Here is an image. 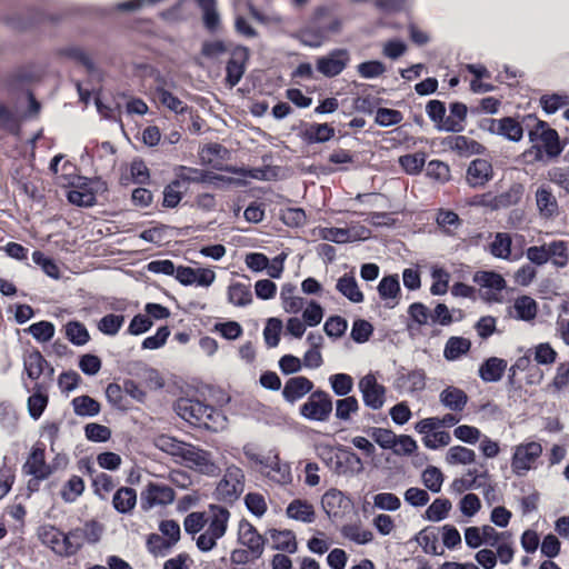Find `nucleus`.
<instances>
[{
  "label": "nucleus",
  "instance_id": "49",
  "mask_svg": "<svg viewBox=\"0 0 569 569\" xmlns=\"http://www.w3.org/2000/svg\"><path fill=\"white\" fill-rule=\"evenodd\" d=\"M124 323V316L108 313L103 316L97 327L106 336H116Z\"/></svg>",
  "mask_w": 569,
  "mask_h": 569
},
{
  "label": "nucleus",
  "instance_id": "53",
  "mask_svg": "<svg viewBox=\"0 0 569 569\" xmlns=\"http://www.w3.org/2000/svg\"><path fill=\"white\" fill-rule=\"evenodd\" d=\"M313 234L322 240L336 243H346L350 239L349 230L345 228H318Z\"/></svg>",
  "mask_w": 569,
  "mask_h": 569
},
{
  "label": "nucleus",
  "instance_id": "60",
  "mask_svg": "<svg viewBox=\"0 0 569 569\" xmlns=\"http://www.w3.org/2000/svg\"><path fill=\"white\" fill-rule=\"evenodd\" d=\"M427 176L440 183H445L450 179L449 166L440 160H431L426 168Z\"/></svg>",
  "mask_w": 569,
  "mask_h": 569
},
{
  "label": "nucleus",
  "instance_id": "32",
  "mask_svg": "<svg viewBox=\"0 0 569 569\" xmlns=\"http://www.w3.org/2000/svg\"><path fill=\"white\" fill-rule=\"evenodd\" d=\"M336 289L352 303H360L365 299L363 293L359 289L358 282L352 273H345L341 276L337 280Z\"/></svg>",
  "mask_w": 569,
  "mask_h": 569
},
{
  "label": "nucleus",
  "instance_id": "15",
  "mask_svg": "<svg viewBox=\"0 0 569 569\" xmlns=\"http://www.w3.org/2000/svg\"><path fill=\"white\" fill-rule=\"evenodd\" d=\"M249 60V50L246 47L238 46L231 51L230 59L226 66V83L233 88L242 79L247 62Z\"/></svg>",
  "mask_w": 569,
  "mask_h": 569
},
{
  "label": "nucleus",
  "instance_id": "35",
  "mask_svg": "<svg viewBox=\"0 0 569 569\" xmlns=\"http://www.w3.org/2000/svg\"><path fill=\"white\" fill-rule=\"evenodd\" d=\"M378 292L382 300L388 301L386 303L387 307L393 308L397 303V296L400 292L398 276L383 277L378 284Z\"/></svg>",
  "mask_w": 569,
  "mask_h": 569
},
{
  "label": "nucleus",
  "instance_id": "51",
  "mask_svg": "<svg viewBox=\"0 0 569 569\" xmlns=\"http://www.w3.org/2000/svg\"><path fill=\"white\" fill-rule=\"evenodd\" d=\"M173 547V543L158 533H151L147 539V549L156 557L167 556Z\"/></svg>",
  "mask_w": 569,
  "mask_h": 569
},
{
  "label": "nucleus",
  "instance_id": "9",
  "mask_svg": "<svg viewBox=\"0 0 569 569\" xmlns=\"http://www.w3.org/2000/svg\"><path fill=\"white\" fill-rule=\"evenodd\" d=\"M182 463L199 473L216 477L220 472L212 453L190 443Z\"/></svg>",
  "mask_w": 569,
  "mask_h": 569
},
{
  "label": "nucleus",
  "instance_id": "39",
  "mask_svg": "<svg viewBox=\"0 0 569 569\" xmlns=\"http://www.w3.org/2000/svg\"><path fill=\"white\" fill-rule=\"evenodd\" d=\"M471 348L469 339L463 337H450L443 349V357L449 361H455L466 355Z\"/></svg>",
  "mask_w": 569,
  "mask_h": 569
},
{
  "label": "nucleus",
  "instance_id": "21",
  "mask_svg": "<svg viewBox=\"0 0 569 569\" xmlns=\"http://www.w3.org/2000/svg\"><path fill=\"white\" fill-rule=\"evenodd\" d=\"M263 469L266 476L278 485L286 486L292 481L290 465L281 462L278 455L268 456Z\"/></svg>",
  "mask_w": 569,
  "mask_h": 569
},
{
  "label": "nucleus",
  "instance_id": "56",
  "mask_svg": "<svg viewBox=\"0 0 569 569\" xmlns=\"http://www.w3.org/2000/svg\"><path fill=\"white\" fill-rule=\"evenodd\" d=\"M84 482L81 477L72 476L61 490V498L66 502H74L83 492Z\"/></svg>",
  "mask_w": 569,
  "mask_h": 569
},
{
  "label": "nucleus",
  "instance_id": "6",
  "mask_svg": "<svg viewBox=\"0 0 569 569\" xmlns=\"http://www.w3.org/2000/svg\"><path fill=\"white\" fill-rule=\"evenodd\" d=\"M331 412L332 399L328 392L322 390L311 392L299 409L300 416L305 419L320 422L328 421Z\"/></svg>",
  "mask_w": 569,
  "mask_h": 569
},
{
  "label": "nucleus",
  "instance_id": "50",
  "mask_svg": "<svg viewBox=\"0 0 569 569\" xmlns=\"http://www.w3.org/2000/svg\"><path fill=\"white\" fill-rule=\"evenodd\" d=\"M511 237L506 232H498L490 244V251L496 258L509 259L511 254Z\"/></svg>",
  "mask_w": 569,
  "mask_h": 569
},
{
  "label": "nucleus",
  "instance_id": "45",
  "mask_svg": "<svg viewBox=\"0 0 569 569\" xmlns=\"http://www.w3.org/2000/svg\"><path fill=\"white\" fill-rule=\"evenodd\" d=\"M67 339L74 346H83L90 340V335L86 326L79 321H69L64 326Z\"/></svg>",
  "mask_w": 569,
  "mask_h": 569
},
{
  "label": "nucleus",
  "instance_id": "55",
  "mask_svg": "<svg viewBox=\"0 0 569 569\" xmlns=\"http://www.w3.org/2000/svg\"><path fill=\"white\" fill-rule=\"evenodd\" d=\"M63 159L62 154H57L51 159L50 162V171L56 176L57 183L61 184V182L68 181V179H71L74 177V166L70 162L66 161L61 169L59 168V164L61 160Z\"/></svg>",
  "mask_w": 569,
  "mask_h": 569
},
{
  "label": "nucleus",
  "instance_id": "16",
  "mask_svg": "<svg viewBox=\"0 0 569 569\" xmlns=\"http://www.w3.org/2000/svg\"><path fill=\"white\" fill-rule=\"evenodd\" d=\"M22 470L24 473L32 476L31 483H37L49 478L52 473V468L46 462L44 449L33 447Z\"/></svg>",
  "mask_w": 569,
  "mask_h": 569
},
{
  "label": "nucleus",
  "instance_id": "52",
  "mask_svg": "<svg viewBox=\"0 0 569 569\" xmlns=\"http://www.w3.org/2000/svg\"><path fill=\"white\" fill-rule=\"evenodd\" d=\"M329 383L335 395L347 397L353 388V379L347 373H335L329 377Z\"/></svg>",
  "mask_w": 569,
  "mask_h": 569
},
{
  "label": "nucleus",
  "instance_id": "10",
  "mask_svg": "<svg viewBox=\"0 0 569 569\" xmlns=\"http://www.w3.org/2000/svg\"><path fill=\"white\" fill-rule=\"evenodd\" d=\"M174 490L164 483L149 482L141 492V507L143 510H150L157 506H167L173 502Z\"/></svg>",
  "mask_w": 569,
  "mask_h": 569
},
{
  "label": "nucleus",
  "instance_id": "40",
  "mask_svg": "<svg viewBox=\"0 0 569 569\" xmlns=\"http://www.w3.org/2000/svg\"><path fill=\"white\" fill-rule=\"evenodd\" d=\"M515 318L522 321H531L537 316V302L529 296H521L513 303Z\"/></svg>",
  "mask_w": 569,
  "mask_h": 569
},
{
  "label": "nucleus",
  "instance_id": "14",
  "mask_svg": "<svg viewBox=\"0 0 569 569\" xmlns=\"http://www.w3.org/2000/svg\"><path fill=\"white\" fill-rule=\"evenodd\" d=\"M237 542L241 547H246L250 549L251 552L254 551L257 555L262 557L267 539L259 533L251 522L242 519L238 523Z\"/></svg>",
  "mask_w": 569,
  "mask_h": 569
},
{
  "label": "nucleus",
  "instance_id": "41",
  "mask_svg": "<svg viewBox=\"0 0 569 569\" xmlns=\"http://www.w3.org/2000/svg\"><path fill=\"white\" fill-rule=\"evenodd\" d=\"M228 301L236 307H246L252 302L250 286L233 282L228 287Z\"/></svg>",
  "mask_w": 569,
  "mask_h": 569
},
{
  "label": "nucleus",
  "instance_id": "17",
  "mask_svg": "<svg viewBox=\"0 0 569 569\" xmlns=\"http://www.w3.org/2000/svg\"><path fill=\"white\" fill-rule=\"evenodd\" d=\"M493 177L492 164L486 159L472 160L466 172V182L471 188L485 187Z\"/></svg>",
  "mask_w": 569,
  "mask_h": 569
},
{
  "label": "nucleus",
  "instance_id": "19",
  "mask_svg": "<svg viewBox=\"0 0 569 569\" xmlns=\"http://www.w3.org/2000/svg\"><path fill=\"white\" fill-rule=\"evenodd\" d=\"M313 389V382L303 377L297 376L289 378L282 389V397L288 403H296Z\"/></svg>",
  "mask_w": 569,
  "mask_h": 569
},
{
  "label": "nucleus",
  "instance_id": "1",
  "mask_svg": "<svg viewBox=\"0 0 569 569\" xmlns=\"http://www.w3.org/2000/svg\"><path fill=\"white\" fill-rule=\"evenodd\" d=\"M176 413L194 427L218 430L223 426V415L212 406L198 399L180 398L174 402Z\"/></svg>",
  "mask_w": 569,
  "mask_h": 569
},
{
  "label": "nucleus",
  "instance_id": "12",
  "mask_svg": "<svg viewBox=\"0 0 569 569\" xmlns=\"http://www.w3.org/2000/svg\"><path fill=\"white\" fill-rule=\"evenodd\" d=\"M174 179L179 181L183 190H188L190 183H213L217 181H227L228 178L213 172L191 168L187 166H177L173 168Z\"/></svg>",
  "mask_w": 569,
  "mask_h": 569
},
{
  "label": "nucleus",
  "instance_id": "4",
  "mask_svg": "<svg viewBox=\"0 0 569 569\" xmlns=\"http://www.w3.org/2000/svg\"><path fill=\"white\" fill-rule=\"evenodd\" d=\"M510 468L518 478L526 477L530 471L538 468L543 447L539 441L526 440L512 447Z\"/></svg>",
  "mask_w": 569,
  "mask_h": 569
},
{
  "label": "nucleus",
  "instance_id": "48",
  "mask_svg": "<svg viewBox=\"0 0 569 569\" xmlns=\"http://www.w3.org/2000/svg\"><path fill=\"white\" fill-rule=\"evenodd\" d=\"M26 331L33 337L38 342L44 343L50 341L56 332L54 325L50 321H39L29 326Z\"/></svg>",
  "mask_w": 569,
  "mask_h": 569
},
{
  "label": "nucleus",
  "instance_id": "62",
  "mask_svg": "<svg viewBox=\"0 0 569 569\" xmlns=\"http://www.w3.org/2000/svg\"><path fill=\"white\" fill-rule=\"evenodd\" d=\"M183 188L173 179L163 190V207L174 208L179 204L182 199Z\"/></svg>",
  "mask_w": 569,
  "mask_h": 569
},
{
  "label": "nucleus",
  "instance_id": "57",
  "mask_svg": "<svg viewBox=\"0 0 569 569\" xmlns=\"http://www.w3.org/2000/svg\"><path fill=\"white\" fill-rule=\"evenodd\" d=\"M422 483L431 492L438 493L441 490L443 483V475L437 467H427L421 475Z\"/></svg>",
  "mask_w": 569,
  "mask_h": 569
},
{
  "label": "nucleus",
  "instance_id": "43",
  "mask_svg": "<svg viewBox=\"0 0 569 569\" xmlns=\"http://www.w3.org/2000/svg\"><path fill=\"white\" fill-rule=\"evenodd\" d=\"M49 365L39 351H32L24 358V370L28 377L37 380Z\"/></svg>",
  "mask_w": 569,
  "mask_h": 569
},
{
  "label": "nucleus",
  "instance_id": "7",
  "mask_svg": "<svg viewBox=\"0 0 569 569\" xmlns=\"http://www.w3.org/2000/svg\"><path fill=\"white\" fill-rule=\"evenodd\" d=\"M244 490V473L241 468L230 465L226 468L222 479L219 481L216 493L219 499L232 502Z\"/></svg>",
  "mask_w": 569,
  "mask_h": 569
},
{
  "label": "nucleus",
  "instance_id": "3",
  "mask_svg": "<svg viewBox=\"0 0 569 569\" xmlns=\"http://www.w3.org/2000/svg\"><path fill=\"white\" fill-rule=\"evenodd\" d=\"M528 119L535 122V126L528 131L529 140L532 142L530 152H535V159L542 160L543 152L550 159L559 157L563 146L560 143L558 132L542 120L532 117Z\"/></svg>",
  "mask_w": 569,
  "mask_h": 569
},
{
  "label": "nucleus",
  "instance_id": "8",
  "mask_svg": "<svg viewBox=\"0 0 569 569\" xmlns=\"http://www.w3.org/2000/svg\"><path fill=\"white\" fill-rule=\"evenodd\" d=\"M350 60L351 56L348 49L337 48L317 58L316 69L327 78H335L343 72Z\"/></svg>",
  "mask_w": 569,
  "mask_h": 569
},
{
  "label": "nucleus",
  "instance_id": "47",
  "mask_svg": "<svg viewBox=\"0 0 569 569\" xmlns=\"http://www.w3.org/2000/svg\"><path fill=\"white\" fill-rule=\"evenodd\" d=\"M449 465H470L476 461V452L467 447L453 446L446 456Z\"/></svg>",
  "mask_w": 569,
  "mask_h": 569
},
{
  "label": "nucleus",
  "instance_id": "18",
  "mask_svg": "<svg viewBox=\"0 0 569 569\" xmlns=\"http://www.w3.org/2000/svg\"><path fill=\"white\" fill-rule=\"evenodd\" d=\"M67 532H62L53 526H43L39 530V539L60 557H69Z\"/></svg>",
  "mask_w": 569,
  "mask_h": 569
},
{
  "label": "nucleus",
  "instance_id": "30",
  "mask_svg": "<svg viewBox=\"0 0 569 569\" xmlns=\"http://www.w3.org/2000/svg\"><path fill=\"white\" fill-rule=\"evenodd\" d=\"M467 106L461 102H453L450 104V114L447 116L442 124L438 127V130L447 132H460L463 130V122L467 117Z\"/></svg>",
  "mask_w": 569,
  "mask_h": 569
},
{
  "label": "nucleus",
  "instance_id": "29",
  "mask_svg": "<svg viewBox=\"0 0 569 569\" xmlns=\"http://www.w3.org/2000/svg\"><path fill=\"white\" fill-rule=\"evenodd\" d=\"M536 204L539 214L545 219H551L558 214V201L551 190L547 187L542 186L537 189Z\"/></svg>",
  "mask_w": 569,
  "mask_h": 569
},
{
  "label": "nucleus",
  "instance_id": "46",
  "mask_svg": "<svg viewBox=\"0 0 569 569\" xmlns=\"http://www.w3.org/2000/svg\"><path fill=\"white\" fill-rule=\"evenodd\" d=\"M451 507L452 505L449 499L438 498L427 508L425 518L432 522L441 521L447 518Z\"/></svg>",
  "mask_w": 569,
  "mask_h": 569
},
{
  "label": "nucleus",
  "instance_id": "38",
  "mask_svg": "<svg viewBox=\"0 0 569 569\" xmlns=\"http://www.w3.org/2000/svg\"><path fill=\"white\" fill-rule=\"evenodd\" d=\"M202 11L204 27L214 32L220 26V14L217 10V0H196Z\"/></svg>",
  "mask_w": 569,
  "mask_h": 569
},
{
  "label": "nucleus",
  "instance_id": "36",
  "mask_svg": "<svg viewBox=\"0 0 569 569\" xmlns=\"http://www.w3.org/2000/svg\"><path fill=\"white\" fill-rule=\"evenodd\" d=\"M137 502V493L133 488L122 487L116 491L112 498L114 509L120 513L131 511Z\"/></svg>",
  "mask_w": 569,
  "mask_h": 569
},
{
  "label": "nucleus",
  "instance_id": "28",
  "mask_svg": "<svg viewBox=\"0 0 569 569\" xmlns=\"http://www.w3.org/2000/svg\"><path fill=\"white\" fill-rule=\"evenodd\" d=\"M286 515L289 519L302 523H312L316 519L313 506L303 499H293L286 508Z\"/></svg>",
  "mask_w": 569,
  "mask_h": 569
},
{
  "label": "nucleus",
  "instance_id": "42",
  "mask_svg": "<svg viewBox=\"0 0 569 569\" xmlns=\"http://www.w3.org/2000/svg\"><path fill=\"white\" fill-rule=\"evenodd\" d=\"M549 258L557 268H565L569 262V241L555 240L547 243Z\"/></svg>",
  "mask_w": 569,
  "mask_h": 569
},
{
  "label": "nucleus",
  "instance_id": "34",
  "mask_svg": "<svg viewBox=\"0 0 569 569\" xmlns=\"http://www.w3.org/2000/svg\"><path fill=\"white\" fill-rule=\"evenodd\" d=\"M321 505L329 517H337L342 509L347 508L348 500L342 491L330 489L322 496Z\"/></svg>",
  "mask_w": 569,
  "mask_h": 569
},
{
  "label": "nucleus",
  "instance_id": "37",
  "mask_svg": "<svg viewBox=\"0 0 569 569\" xmlns=\"http://www.w3.org/2000/svg\"><path fill=\"white\" fill-rule=\"evenodd\" d=\"M398 386L409 393L418 392L426 387V373L421 369L412 370L398 378Z\"/></svg>",
  "mask_w": 569,
  "mask_h": 569
},
{
  "label": "nucleus",
  "instance_id": "31",
  "mask_svg": "<svg viewBox=\"0 0 569 569\" xmlns=\"http://www.w3.org/2000/svg\"><path fill=\"white\" fill-rule=\"evenodd\" d=\"M507 366V361L501 358H488L479 368V377L485 382H497L502 378Z\"/></svg>",
  "mask_w": 569,
  "mask_h": 569
},
{
  "label": "nucleus",
  "instance_id": "11",
  "mask_svg": "<svg viewBox=\"0 0 569 569\" xmlns=\"http://www.w3.org/2000/svg\"><path fill=\"white\" fill-rule=\"evenodd\" d=\"M359 391L362 396L365 405L372 409L379 410L386 401V388L377 381V378L368 373L359 380Z\"/></svg>",
  "mask_w": 569,
  "mask_h": 569
},
{
  "label": "nucleus",
  "instance_id": "44",
  "mask_svg": "<svg viewBox=\"0 0 569 569\" xmlns=\"http://www.w3.org/2000/svg\"><path fill=\"white\" fill-rule=\"evenodd\" d=\"M73 411L80 417H94L100 412V405L89 396H79L72 400Z\"/></svg>",
  "mask_w": 569,
  "mask_h": 569
},
{
  "label": "nucleus",
  "instance_id": "27",
  "mask_svg": "<svg viewBox=\"0 0 569 569\" xmlns=\"http://www.w3.org/2000/svg\"><path fill=\"white\" fill-rule=\"evenodd\" d=\"M154 446L160 451L170 455L176 459H180L182 462L190 443L183 442L168 435H160L154 438Z\"/></svg>",
  "mask_w": 569,
  "mask_h": 569
},
{
  "label": "nucleus",
  "instance_id": "24",
  "mask_svg": "<svg viewBox=\"0 0 569 569\" xmlns=\"http://www.w3.org/2000/svg\"><path fill=\"white\" fill-rule=\"evenodd\" d=\"M490 124V131L500 136H503L510 141L518 142L523 136V129L521 124L513 118L507 117L502 119H492Z\"/></svg>",
  "mask_w": 569,
  "mask_h": 569
},
{
  "label": "nucleus",
  "instance_id": "54",
  "mask_svg": "<svg viewBox=\"0 0 569 569\" xmlns=\"http://www.w3.org/2000/svg\"><path fill=\"white\" fill-rule=\"evenodd\" d=\"M426 163V153L416 152L412 154H405L399 158V164L408 174L419 173Z\"/></svg>",
  "mask_w": 569,
  "mask_h": 569
},
{
  "label": "nucleus",
  "instance_id": "33",
  "mask_svg": "<svg viewBox=\"0 0 569 569\" xmlns=\"http://www.w3.org/2000/svg\"><path fill=\"white\" fill-rule=\"evenodd\" d=\"M272 548L282 552L295 553L298 549L296 535L291 530L270 529Z\"/></svg>",
  "mask_w": 569,
  "mask_h": 569
},
{
  "label": "nucleus",
  "instance_id": "63",
  "mask_svg": "<svg viewBox=\"0 0 569 569\" xmlns=\"http://www.w3.org/2000/svg\"><path fill=\"white\" fill-rule=\"evenodd\" d=\"M157 97L164 107L176 113H183L188 109L183 101L166 89H157Z\"/></svg>",
  "mask_w": 569,
  "mask_h": 569
},
{
  "label": "nucleus",
  "instance_id": "26",
  "mask_svg": "<svg viewBox=\"0 0 569 569\" xmlns=\"http://www.w3.org/2000/svg\"><path fill=\"white\" fill-rule=\"evenodd\" d=\"M439 401L448 410L460 412L468 403V396L463 390L449 386L439 393Z\"/></svg>",
  "mask_w": 569,
  "mask_h": 569
},
{
  "label": "nucleus",
  "instance_id": "2",
  "mask_svg": "<svg viewBox=\"0 0 569 569\" xmlns=\"http://www.w3.org/2000/svg\"><path fill=\"white\" fill-rule=\"evenodd\" d=\"M230 519V511L217 505H210L206 517V526L203 531L196 539L197 548L202 552H209L216 548L227 532Z\"/></svg>",
  "mask_w": 569,
  "mask_h": 569
},
{
  "label": "nucleus",
  "instance_id": "20",
  "mask_svg": "<svg viewBox=\"0 0 569 569\" xmlns=\"http://www.w3.org/2000/svg\"><path fill=\"white\" fill-rule=\"evenodd\" d=\"M339 457H336L335 472L343 476L359 475L363 471V462L360 457L350 449L340 446Z\"/></svg>",
  "mask_w": 569,
  "mask_h": 569
},
{
  "label": "nucleus",
  "instance_id": "59",
  "mask_svg": "<svg viewBox=\"0 0 569 569\" xmlns=\"http://www.w3.org/2000/svg\"><path fill=\"white\" fill-rule=\"evenodd\" d=\"M282 321L278 318H269L263 329V338L268 347L274 348L279 345L282 331Z\"/></svg>",
  "mask_w": 569,
  "mask_h": 569
},
{
  "label": "nucleus",
  "instance_id": "61",
  "mask_svg": "<svg viewBox=\"0 0 569 569\" xmlns=\"http://www.w3.org/2000/svg\"><path fill=\"white\" fill-rule=\"evenodd\" d=\"M386 70V66L378 60L365 61L357 66V72L362 79L379 78Z\"/></svg>",
  "mask_w": 569,
  "mask_h": 569
},
{
  "label": "nucleus",
  "instance_id": "58",
  "mask_svg": "<svg viewBox=\"0 0 569 569\" xmlns=\"http://www.w3.org/2000/svg\"><path fill=\"white\" fill-rule=\"evenodd\" d=\"M359 410V402L356 397L349 396L336 401V418L348 421L351 415Z\"/></svg>",
  "mask_w": 569,
  "mask_h": 569
},
{
  "label": "nucleus",
  "instance_id": "64",
  "mask_svg": "<svg viewBox=\"0 0 569 569\" xmlns=\"http://www.w3.org/2000/svg\"><path fill=\"white\" fill-rule=\"evenodd\" d=\"M370 436L382 449H392L396 445L397 435L390 429L375 427L371 428Z\"/></svg>",
  "mask_w": 569,
  "mask_h": 569
},
{
  "label": "nucleus",
  "instance_id": "23",
  "mask_svg": "<svg viewBox=\"0 0 569 569\" xmlns=\"http://www.w3.org/2000/svg\"><path fill=\"white\" fill-rule=\"evenodd\" d=\"M443 144L460 157L480 154L483 151L479 142L466 136H449L445 138Z\"/></svg>",
  "mask_w": 569,
  "mask_h": 569
},
{
  "label": "nucleus",
  "instance_id": "22",
  "mask_svg": "<svg viewBox=\"0 0 569 569\" xmlns=\"http://www.w3.org/2000/svg\"><path fill=\"white\" fill-rule=\"evenodd\" d=\"M473 282L482 289H487L485 297L488 300L496 299L497 293L506 288V280L493 271H478L473 276Z\"/></svg>",
  "mask_w": 569,
  "mask_h": 569
},
{
  "label": "nucleus",
  "instance_id": "25",
  "mask_svg": "<svg viewBox=\"0 0 569 569\" xmlns=\"http://www.w3.org/2000/svg\"><path fill=\"white\" fill-rule=\"evenodd\" d=\"M335 137V128L328 123H307L301 138L309 144L325 143Z\"/></svg>",
  "mask_w": 569,
  "mask_h": 569
},
{
  "label": "nucleus",
  "instance_id": "13",
  "mask_svg": "<svg viewBox=\"0 0 569 569\" xmlns=\"http://www.w3.org/2000/svg\"><path fill=\"white\" fill-rule=\"evenodd\" d=\"M90 181L84 177L74 176L61 186H71L73 189L67 193L68 201L79 207H91L96 203V194L89 187Z\"/></svg>",
  "mask_w": 569,
  "mask_h": 569
},
{
  "label": "nucleus",
  "instance_id": "5",
  "mask_svg": "<svg viewBox=\"0 0 569 569\" xmlns=\"http://www.w3.org/2000/svg\"><path fill=\"white\" fill-rule=\"evenodd\" d=\"M102 532V525L96 520L86 521L82 526L68 531L66 535L69 557L74 556L86 543H97L101 539Z\"/></svg>",
  "mask_w": 569,
  "mask_h": 569
}]
</instances>
